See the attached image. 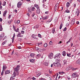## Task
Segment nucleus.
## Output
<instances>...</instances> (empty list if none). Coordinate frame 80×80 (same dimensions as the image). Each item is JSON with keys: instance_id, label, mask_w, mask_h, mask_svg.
Masks as SVG:
<instances>
[{"instance_id": "obj_42", "label": "nucleus", "mask_w": 80, "mask_h": 80, "mask_svg": "<svg viewBox=\"0 0 80 80\" xmlns=\"http://www.w3.org/2000/svg\"><path fill=\"white\" fill-rule=\"evenodd\" d=\"M77 68H72V71H75V70H77Z\"/></svg>"}, {"instance_id": "obj_36", "label": "nucleus", "mask_w": 80, "mask_h": 80, "mask_svg": "<svg viewBox=\"0 0 80 80\" xmlns=\"http://www.w3.org/2000/svg\"><path fill=\"white\" fill-rule=\"evenodd\" d=\"M67 55L68 57H71V53H67Z\"/></svg>"}, {"instance_id": "obj_49", "label": "nucleus", "mask_w": 80, "mask_h": 80, "mask_svg": "<svg viewBox=\"0 0 80 80\" xmlns=\"http://www.w3.org/2000/svg\"><path fill=\"white\" fill-rule=\"evenodd\" d=\"M18 40L19 41H21V40H22V39L21 38H18Z\"/></svg>"}, {"instance_id": "obj_4", "label": "nucleus", "mask_w": 80, "mask_h": 80, "mask_svg": "<svg viewBox=\"0 0 80 80\" xmlns=\"http://www.w3.org/2000/svg\"><path fill=\"white\" fill-rule=\"evenodd\" d=\"M22 5V3L20 1L18 2L17 4V7H18V8H20Z\"/></svg>"}, {"instance_id": "obj_63", "label": "nucleus", "mask_w": 80, "mask_h": 80, "mask_svg": "<svg viewBox=\"0 0 80 80\" xmlns=\"http://www.w3.org/2000/svg\"><path fill=\"white\" fill-rule=\"evenodd\" d=\"M2 6H0V10H2Z\"/></svg>"}, {"instance_id": "obj_16", "label": "nucleus", "mask_w": 80, "mask_h": 80, "mask_svg": "<svg viewBox=\"0 0 80 80\" xmlns=\"http://www.w3.org/2000/svg\"><path fill=\"white\" fill-rule=\"evenodd\" d=\"M49 17L48 16H46L45 17H44L43 18V20H47V19H48Z\"/></svg>"}, {"instance_id": "obj_20", "label": "nucleus", "mask_w": 80, "mask_h": 80, "mask_svg": "<svg viewBox=\"0 0 80 80\" xmlns=\"http://www.w3.org/2000/svg\"><path fill=\"white\" fill-rule=\"evenodd\" d=\"M12 76L13 77H15V76H16V72H14Z\"/></svg>"}, {"instance_id": "obj_14", "label": "nucleus", "mask_w": 80, "mask_h": 80, "mask_svg": "<svg viewBox=\"0 0 80 80\" xmlns=\"http://www.w3.org/2000/svg\"><path fill=\"white\" fill-rule=\"evenodd\" d=\"M75 19H73L71 21V24L73 25L75 23Z\"/></svg>"}, {"instance_id": "obj_41", "label": "nucleus", "mask_w": 80, "mask_h": 80, "mask_svg": "<svg viewBox=\"0 0 80 80\" xmlns=\"http://www.w3.org/2000/svg\"><path fill=\"white\" fill-rule=\"evenodd\" d=\"M11 22H12V21H9L8 22V25H10V23H11Z\"/></svg>"}, {"instance_id": "obj_1", "label": "nucleus", "mask_w": 80, "mask_h": 80, "mask_svg": "<svg viewBox=\"0 0 80 80\" xmlns=\"http://www.w3.org/2000/svg\"><path fill=\"white\" fill-rule=\"evenodd\" d=\"M20 65H18L16 66V68H14V70L15 72H16V73H18V71L20 69Z\"/></svg>"}, {"instance_id": "obj_31", "label": "nucleus", "mask_w": 80, "mask_h": 80, "mask_svg": "<svg viewBox=\"0 0 80 80\" xmlns=\"http://www.w3.org/2000/svg\"><path fill=\"white\" fill-rule=\"evenodd\" d=\"M52 33H55V29L54 28H53L52 29Z\"/></svg>"}, {"instance_id": "obj_44", "label": "nucleus", "mask_w": 80, "mask_h": 80, "mask_svg": "<svg viewBox=\"0 0 80 80\" xmlns=\"http://www.w3.org/2000/svg\"><path fill=\"white\" fill-rule=\"evenodd\" d=\"M6 5V2H4L2 4V5L3 6H5Z\"/></svg>"}, {"instance_id": "obj_61", "label": "nucleus", "mask_w": 80, "mask_h": 80, "mask_svg": "<svg viewBox=\"0 0 80 80\" xmlns=\"http://www.w3.org/2000/svg\"><path fill=\"white\" fill-rule=\"evenodd\" d=\"M3 20L2 19V18H0V21L1 22H2Z\"/></svg>"}, {"instance_id": "obj_8", "label": "nucleus", "mask_w": 80, "mask_h": 80, "mask_svg": "<svg viewBox=\"0 0 80 80\" xmlns=\"http://www.w3.org/2000/svg\"><path fill=\"white\" fill-rule=\"evenodd\" d=\"M4 35L3 33H2L0 35V41L2 40V39L3 37H4Z\"/></svg>"}, {"instance_id": "obj_32", "label": "nucleus", "mask_w": 80, "mask_h": 80, "mask_svg": "<svg viewBox=\"0 0 80 80\" xmlns=\"http://www.w3.org/2000/svg\"><path fill=\"white\" fill-rule=\"evenodd\" d=\"M62 27H63V24H61L60 26L59 29H62Z\"/></svg>"}, {"instance_id": "obj_45", "label": "nucleus", "mask_w": 80, "mask_h": 80, "mask_svg": "<svg viewBox=\"0 0 80 80\" xmlns=\"http://www.w3.org/2000/svg\"><path fill=\"white\" fill-rule=\"evenodd\" d=\"M6 42H6V41H5V42H4L2 43V45H4V44H5Z\"/></svg>"}, {"instance_id": "obj_28", "label": "nucleus", "mask_w": 80, "mask_h": 80, "mask_svg": "<svg viewBox=\"0 0 80 80\" xmlns=\"http://www.w3.org/2000/svg\"><path fill=\"white\" fill-rule=\"evenodd\" d=\"M76 63L78 64H80V59L78 60L76 62Z\"/></svg>"}, {"instance_id": "obj_37", "label": "nucleus", "mask_w": 80, "mask_h": 80, "mask_svg": "<svg viewBox=\"0 0 80 80\" xmlns=\"http://www.w3.org/2000/svg\"><path fill=\"white\" fill-rule=\"evenodd\" d=\"M70 67H68L67 68H66V71H68V70H70Z\"/></svg>"}, {"instance_id": "obj_26", "label": "nucleus", "mask_w": 80, "mask_h": 80, "mask_svg": "<svg viewBox=\"0 0 80 80\" xmlns=\"http://www.w3.org/2000/svg\"><path fill=\"white\" fill-rule=\"evenodd\" d=\"M62 55H63L64 56H65V55H66V52L65 51H64L62 52Z\"/></svg>"}, {"instance_id": "obj_40", "label": "nucleus", "mask_w": 80, "mask_h": 80, "mask_svg": "<svg viewBox=\"0 0 80 80\" xmlns=\"http://www.w3.org/2000/svg\"><path fill=\"white\" fill-rule=\"evenodd\" d=\"M38 5L37 4H35L34 5V7H36L37 8V7H38Z\"/></svg>"}, {"instance_id": "obj_58", "label": "nucleus", "mask_w": 80, "mask_h": 80, "mask_svg": "<svg viewBox=\"0 0 80 80\" xmlns=\"http://www.w3.org/2000/svg\"><path fill=\"white\" fill-rule=\"evenodd\" d=\"M12 43H13V41H14V38H12Z\"/></svg>"}, {"instance_id": "obj_21", "label": "nucleus", "mask_w": 80, "mask_h": 80, "mask_svg": "<svg viewBox=\"0 0 80 80\" xmlns=\"http://www.w3.org/2000/svg\"><path fill=\"white\" fill-rule=\"evenodd\" d=\"M70 6V3L68 2L66 4L67 7H69Z\"/></svg>"}, {"instance_id": "obj_62", "label": "nucleus", "mask_w": 80, "mask_h": 80, "mask_svg": "<svg viewBox=\"0 0 80 80\" xmlns=\"http://www.w3.org/2000/svg\"><path fill=\"white\" fill-rule=\"evenodd\" d=\"M15 34L14 33L12 38H15Z\"/></svg>"}, {"instance_id": "obj_35", "label": "nucleus", "mask_w": 80, "mask_h": 80, "mask_svg": "<svg viewBox=\"0 0 80 80\" xmlns=\"http://www.w3.org/2000/svg\"><path fill=\"white\" fill-rule=\"evenodd\" d=\"M42 42L38 43V47H40V45H42Z\"/></svg>"}, {"instance_id": "obj_53", "label": "nucleus", "mask_w": 80, "mask_h": 80, "mask_svg": "<svg viewBox=\"0 0 80 80\" xmlns=\"http://www.w3.org/2000/svg\"><path fill=\"white\" fill-rule=\"evenodd\" d=\"M21 32L22 34H24V33H25V31H21Z\"/></svg>"}, {"instance_id": "obj_46", "label": "nucleus", "mask_w": 80, "mask_h": 80, "mask_svg": "<svg viewBox=\"0 0 80 80\" xmlns=\"http://www.w3.org/2000/svg\"><path fill=\"white\" fill-rule=\"evenodd\" d=\"M65 12L66 13H70V11L68 9L66 10Z\"/></svg>"}, {"instance_id": "obj_15", "label": "nucleus", "mask_w": 80, "mask_h": 80, "mask_svg": "<svg viewBox=\"0 0 80 80\" xmlns=\"http://www.w3.org/2000/svg\"><path fill=\"white\" fill-rule=\"evenodd\" d=\"M7 68V66L5 65H3V68H2V69L5 70V69H6V68Z\"/></svg>"}, {"instance_id": "obj_64", "label": "nucleus", "mask_w": 80, "mask_h": 80, "mask_svg": "<svg viewBox=\"0 0 80 80\" xmlns=\"http://www.w3.org/2000/svg\"><path fill=\"white\" fill-rule=\"evenodd\" d=\"M11 15H9L8 17V18H11Z\"/></svg>"}, {"instance_id": "obj_9", "label": "nucleus", "mask_w": 80, "mask_h": 80, "mask_svg": "<svg viewBox=\"0 0 80 80\" xmlns=\"http://www.w3.org/2000/svg\"><path fill=\"white\" fill-rule=\"evenodd\" d=\"M37 10H36V13L38 14H39L40 13V8L39 7L37 8Z\"/></svg>"}, {"instance_id": "obj_38", "label": "nucleus", "mask_w": 80, "mask_h": 80, "mask_svg": "<svg viewBox=\"0 0 80 80\" xmlns=\"http://www.w3.org/2000/svg\"><path fill=\"white\" fill-rule=\"evenodd\" d=\"M59 74H60V75H63V73H65L64 72H59Z\"/></svg>"}, {"instance_id": "obj_33", "label": "nucleus", "mask_w": 80, "mask_h": 80, "mask_svg": "<svg viewBox=\"0 0 80 80\" xmlns=\"http://www.w3.org/2000/svg\"><path fill=\"white\" fill-rule=\"evenodd\" d=\"M48 45H47V43H45L44 45V47H47Z\"/></svg>"}, {"instance_id": "obj_6", "label": "nucleus", "mask_w": 80, "mask_h": 80, "mask_svg": "<svg viewBox=\"0 0 80 80\" xmlns=\"http://www.w3.org/2000/svg\"><path fill=\"white\" fill-rule=\"evenodd\" d=\"M22 35L21 32H19L17 35V37H23V35Z\"/></svg>"}, {"instance_id": "obj_24", "label": "nucleus", "mask_w": 80, "mask_h": 80, "mask_svg": "<svg viewBox=\"0 0 80 80\" xmlns=\"http://www.w3.org/2000/svg\"><path fill=\"white\" fill-rule=\"evenodd\" d=\"M53 65L54 67H57V62H54L53 63Z\"/></svg>"}, {"instance_id": "obj_48", "label": "nucleus", "mask_w": 80, "mask_h": 80, "mask_svg": "<svg viewBox=\"0 0 80 80\" xmlns=\"http://www.w3.org/2000/svg\"><path fill=\"white\" fill-rule=\"evenodd\" d=\"M2 30H3V28H2V26H1L0 27V31H2Z\"/></svg>"}, {"instance_id": "obj_23", "label": "nucleus", "mask_w": 80, "mask_h": 80, "mask_svg": "<svg viewBox=\"0 0 80 80\" xmlns=\"http://www.w3.org/2000/svg\"><path fill=\"white\" fill-rule=\"evenodd\" d=\"M57 67H61V64L59 63H57Z\"/></svg>"}, {"instance_id": "obj_55", "label": "nucleus", "mask_w": 80, "mask_h": 80, "mask_svg": "<svg viewBox=\"0 0 80 80\" xmlns=\"http://www.w3.org/2000/svg\"><path fill=\"white\" fill-rule=\"evenodd\" d=\"M39 80H45V79H44V78H40L39 79Z\"/></svg>"}, {"instance_id": "obj_19", "label": "nucleus", "mask_w": 80, "mask_h": 80, "mask_svg": "<svg viewBox=\"0 0 80 80\" xmlns=\"http://www.w3.org/2000/svg\"><path fill=\"white\" fill-rule=\"evenodd\" d=\"M35 59H30L29 61L31 62H32V63H34V62H35Z\"/></svg>"}, {"instance_id": "obj_13", "label": "nucleus", "mask_w": 80, "mask_h": 80, "mask_svg": "<svg viewBox=\"0 0 80 80\" xmlns=\"http://www.w3.org/2000/svg\"><path fill=\"white\" fill-rule=\"evenodd\" d=\"M10 73V70H7L5 71V75H7V74H9Z\"/></svg>"}, {"instance_id": "obj_27", "label": "nucleus", "mask_w": 80, "mask_h": 80, "mask_svg": "<svg viewBox=\"0 0 80 80\" xmlns=\"http://www.w3.org/2000/svg\"><path fill=\"white\" fill-rule=\"evenodd\" d=\"M14 30L16 32H18L19 31V28H18L17 29H14Z\"/></svg>"}, {"instance_id": "obj_25", "label": "nucleus", "mask_w": 80, "mask_h": 80, "mask_svg": "<svg viewBox=\"0 0 80 80\" xmlns=\"http://www.w3.org/2000/svg\"><path fill=\"white\" fill-rule=\"evenodd\" d=\"M44 65H45L46 66H48V62H45L44 63Z\"/></svg>"}, {"instance_id": "obj_59", "label": "nucleus", "mask_w": 80, "mask_h": 80, "mask_svg": "<svg viewBox=\"0 0 80 80\" xmlns=\"http://www.w3.org/2000/svg\"><path fill=\"white\" fill-rule=\"evenodd\" d=\"M49 44L50 45H52V41H50L49 42Z\"/></svg>"}, {"instance_id": "obj_57", "label": "nucleus", "mask_w": 80, "mask_h": 80, "mask_svg": "<svg viewBox=\"0 0 80 80\" xmlns=\"http://www.w3.org/2000/svg\"><path fill=\"white\" fill-rule=\"evenodd\" d=\"M77 50V48H75V49H74V48L73 49V51L74 52H75V51H76V50Z\"/></svg>"}, {"instance_id": "obj_43", "label": "nucleus", "mask_w": 80, "mask_h": 80, "mask_svg": "<svg viewBox=\"0 0 80 80\" xmlns=\"http://www.w3.org/2000/svg\"><path fill=\"white\" fill-rule=\"evenodd\" d=\"M4 72V69H2V72H1V75H3V73Z\"/></svg>"}, {"instance_id": "obj_12", "label": "nucleus", "mask_w": 80, "mask_h": 80, "mask_svg": "<svg viewBox=\"0 0 80 80\" xmlns=\"http://www.w3.org/2000/svg\"><path fill=\"white\" fill-rule=\"evenodd\" d=\"M35 55V54L33 53H31L30 54V56H31V57H32V58H34L35 57H34Z\"/></svg>"}, {"instance_id": "obj_22", "label": "nucleus", "mask_w": 80, "mask_h": 80, "mask_svg": "<svg viewBox=\"0 0 80 80\" xmlns=\"http://www.w3.org/2000/svg\"><path fill=\"white\" fill-rule=\"evenodd\" d=\"M64 65H66L67 64V61L66 60H64L63 61Z\"/></svg>"}, {"instance_id": "obj_11", "label": "nucleus", "mask_w": 80, "mask_h": 80, "mask_svg": "<svg viewBox=\"0 0 80 80\" xmlns=\"http://www.w3.org/2000/svg\"><path fill=\"white\" fill-rule=\"evenodd\" d=\"M58 5L57 4L56 5L54 8V10L55 12L57 11V10H58Z\"/></svg>"}, {"instance_id": "obj_60", "label": "nucleus", "mask_w": 80, "mask_h": 80, "mask_svg": "<svg viewBox=\"0 0 80 80\" xmlns=\"http://www.w3.org/2000/svg\"><path fill=\"white\" fill-rule=\"evenodd\" d=\"M35 13H33V14L32 15V17H34V16L35 15Z\"/></svg>"}, {"instance_id": "obj_7", "label": "nucleus", "mask_w": 80, "mask_h": 80, "mask_svg": "<svg viewBox=\"0 0 80 80\" xmlns=\"http://www.w3.org/2000/svg\"><path fill=\"white\" fill-rule=\"evenodd\" d=\"M53 54L52 53L49 54V58H50V59H52V58H53Z\"/></svg>"}, {"instance_id": "obj_54", "label": "nucleus", "mask_w": 80, "mask_h": 80, "mask_svg": "<svg viewBox=\"0 0 80 80\" xmlns=\"http://www.w3.org/2000/svg\"><path fill=\"white\" fill-rule=\"evenodd\" d=\"M70 41H71V40L70 39H69V41L66 42V43L67 44L69 42H70Z\"/></svg>"}, {"instance_id": "obj_2", "label": "nucleus", "mask_w": 80, "mask_h": 80, "mask_svg": "<svg viewBox=\"0 0 80 80\" xmlns=\"http://www.w3.org/2000/svg\"><path fill=\"white\" fill-rule=\"evenodd\" d=\"M61 57V54L60 53H58L56 55V56L54 57V59L57 58L58 59H60V58Z\"/></svg>"}, {"instance_id": "obj_34", "label": "nucleus", "mask_w": 80, "mask_h": 80, "mask_svg": "<svg viewBox=\"0 0 80 80\" xmlns=\"http://www.w3.org/2000/svg\"><path fill=\"white\" fill-rule=\"evenodd\" d=\"M40 75H41V73L39 72V73L36 75V76L37 77H39Z\"/></svg>"}, {"instance_id": "obj_10", "label": "nucleus", "mask_w": 80, "mask_h": 80, "mask_svg": "<svg viewBox=\"0 0 80 80\" xmlns=\"http://www.w3.org/2000/svg\"><path fill=\"white\" fill-rule=\"evenodd\" d=\"M76 13L77 14V16L78 17L79 15V13H80V10L78 9L76 11Z\"/></svg>"}, {"instance_id": "obj_51", "label": "nucleus", "mask_w": 80, "mask_h": 80, "mask_svg": "<svg viewBox=\"0 0 80 80\" xmlns=\"http://www.w3.org/2000/svg\"><path fill=\"white\" fill-rule=\"evenodd\" d=\"M35 8L34 7H32V11H34L35 10Z\"/></svg>"}, {"instance_id": "obj_47", "label": "nucleus", "mask_w": 80, "mask_h": 80, "mask_svg": "<svg viewBox=\"0 0 80 80\" xmlns=\"http://www.w3.org/2000/svg\"><path fill=\"white\" fill-rule=\"evenodd\" d=\"M14 78H13L12 77H11L10 80H14Z\"/></svg>"}, {"instance_id": "obj_18", "label": "nucleus", "mask_w": 80, "mask_h": 80, "mask_svg": "<svg viewBox=\"0 0 80 80\" xmlns=\"http://www.w3.org/2000/svg\"><path fill=\"white\" fill-rule=\"evenodd\" d=\"M60 62V60L59 59H57L56 60V63H59Z\"/></svg>"}, {"instance_id": "obj_3", "label": "nucleus", "mask_w": 80, "mask_h": 80, "mask_svg": "<svg viewBox=\"0 0 80 80\" xmlns=\"http://www.w3.org/2000/svg\"><path fill=\"white\" fill-rule=\"evenodd\" d=\"M77 77H78V75L77 74V73L75 72L72 74V78H75Z\"/></svg>"}, {"instance_id": "obj_5", "label": "nucleus", "mask_w": 80, "mask_h": 80, "mask_svg": "<svg viewBox=\"0 0 80 80\" xmlns=\"http://www.w3.org/2000/svg\"><path fill=\"white\" fill-rule=\"evenodd\" d=\"M31 37L32 38L34 39H36V40L38 39V38H37V36L33 34L32 36Z\"/></svg>"}, {"instance_id": "obj_50", "label": "nucleus", "mask_w": 80, "mask_h": 80, "mask_svg": "<svg viewBox=\"0 0 80 80\" xmlns=\"http://www.w3.org/2000/svg\"><path fill=\"white\" fill-rule=\"evenodd\" d=\"M35 28H38V25H36L35 26Z\"/></svg>"}, {"instance_id": "obj_52", "label": "nucleus", "mask_w": 80, "mask_h": 80, "mask_svg": "<svg viewBox=\"0 0 80 80\" xmlns=\"http://www.w3.org/2000/svg\"><path fill=\"white\" fill-rule=\"evenodd\" d=\"M66 30H67V28L65 27V28L63 29V31L65 32V31H66Z\"/></svg>"}, {"instance_id": "obj_17", "label": "nucleus", "mask_w": 80, "mask_h": 80, "mask_svg": "<svg viewBox=\"0 0 80 80\" xmlns=\"http://www.w3.org/2000/svg\"><path fill=\"white\" fill-rule=\"evenodd\" d=\"M7 11L5 10V11H4V13L3 14V16L4 17H5V16L6 15V14H7Z\"/></svg>"}, {"instance_id": "obj_29", "label": "nucleus", "mask_w": 80, "mask_h": 80, "mask_svg": "<svg viewBox=\"0 0 80 80\" xmlns=\"http://www.w3.org/2000/svg\"><path fill=\"white\" fill-rule=\"evenodd\" d=\"M38 36L40 38H42V37L41 34H38Z\"/></svg>"}, {"instance_id": "obj_39", "label": "nucleus", "mask_w": 80, "mask_h": 80, "mask_svg": "<svg viewBox=\"0 0 80 80\" xmlns=\"http://www.w3.org/2000/svg\"><path fill=\"white\" fill-rule=\"evenodd\" d=\"M17 23V24H18L20 23V20H18L16 22H15V23Z\"/></svg>"}, {"instance_id": "obj_56", "label": "nucleus", "mask_w": 80, "mask_h": 80, "mask_svg": "<svg viewBox=\"0 0 80 80\" xmlns=\"http://www.w3.org/2000/svg\"><path fill=\"white\" fill-rule=\"evenodd\" d=\"M35 49L36 50H38V49H39V48H37V47H35Z\"/></svg>"}, {"instance_id": "obj_30", "label": "nucleus", "mask_w": 80, "mask_h": 80, "mask_svg": "<svg viewBox=\"0 0 80 80\" xmlns=\"http://www.w3.org/2000/svg\"><path fill=\"white\" fill-rule=\"evenodd\" d=\"M41 56V55L39 54L37 55L36 58H38L39 57H40Z\"/></svg>"}]
</instances>
